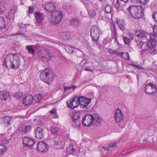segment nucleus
Segmentation results:
<instances>
[{
    "label": "nucleus",
    "mask_w": 157,
    "mask_h": 157,
    "mask_svg": "<svg viewBox=\"0 0 157 157\" xmlns=\"http://www.w3.org/2000/svg\"><path fill=\"white\" fill-rule=\"evenodd\" d=\"M91 100V98H87L83 96L78 97L75 95L69 101L67 102V104L68 107L72 109L77 107L80 105L85 111H87L90 108L91 106L89 105Z\"/></svg>",
    "instance_id": "obj_1"
},
{
    "label": "nucleus",
    "mask_w": 157,
    "mask_h": 157,
    "mask_svg": "<svg viewBox=\"0 0 157 157\" xmlns=\"http://www.w3.org/2000/svg\"><path fill=\"white\" fill-rule=\"evenodd\" d=\"M127 10L132 17L138 19L144 16V8L140 6L132 5L129 6Z\"/></svg>",
    "instance_id": "obj_2"
},
{
    "label": "nucleus",
    "mask_w": 157,
    "mask_h": 157,
    "mask_svg": "<svg viewBox=\"0 0 157 157\" xmlns=\"http://www.w3.org/2000/svg\"><path fill=\"white\" fill-rule=\"evenodd\" d=\"M40 77L41 80L48 84L53 80V78L49 69L45 68L40 74Z\"/></svg>",
    "instance_id": "obj_3"
},
{
    "label": "nucleus",
    "mask_w": 157,
    "mask_h": 157,
    "mask_svg": "<svg viewBox=\"0 0 157 157\" xmlns=\"http://www.w3.org/2000/svg\"><path fill=\"white\" fill-rule=\"evenodd\" d=\"M37 53L40 59L44 61H50L52 57V55L51 53L44 49L39 50Z\"/></svg>",
    "instance_id": "obj_4"
},
{
    "label": "nucleus",
    "mask_w": 157,
    "mask_h": 157,
    "mask_svg": "<svg viewBox=\"0 0 157 157\" xmlns=\"http://www.w3.org/2000/svg\"><path fill=\"white\" fill-rule=\"evenodd\" d=\"M54 15L53 17H52L51 19V23L54 24H59L63 18V13L59 10H56L54 12V13H52L51 15L52 16Z\"/></svg>",
    "instance_id": "obj_5"
},
{
    "label": "nucleus",
    "mask_w": 157,
    "mask_h": 157,
    "mask_svg": "<svg viewBox=\"0 0 157 157\" xmlns=\"http://www.w3.org/2000/svg\"><path fill=\"white\" fill-rule=\"evenodd\" d=\"M101 33V31L97 26H92L90 29V34L93 40L97 41L99 37L100 34Z\"/></svg>",
    "instance_id": "obj_6"
},
{
    "label": "nucleus",
    "mask_w": 157,
    "mask_h": 157,
    "mask_svg": "<svg viewBox=\"0 0 157 157\" xmlns=\"http://www.w3.org/2000/svg\"><path fill=\"white\" fill-rule=\"evenodd\" d=\"M144 91L147 94L152 95L156 92L157 90L155 85L152 83H149L145 85Z\"/></svg>",
    "instance_id": "obj_7"
},
{
    "label": "nucleus",
    "mask_w": 157,
    "mask_h": 157,
    "mask_svg": "<svg viewBox=\"0 0 157 157\" xmlns=\"http://www.w3.org/2000/svg\"><path fill=\"white\" fill-rule=\"evenodd\" d=\"M16 57H17V56L14 54L7 55L3 63V66H6L7 68H10L13 60H14Z\"/></svg>",
    "instance_id": "obj_8"
},
{
    "label": "nucleus",
    "mask_w": 157,
    "mask_h": 157,
    "mask_svg": "<svg viewBox=\"0 0 157 157\" xmlns=\"http://www.w3.org/2000/svg\"><path fill=\"white\" fill-rule=\"evenodd\" d=\"M49 147L48 145L46 143L41 142L37 143L36 148L40 152L44 153L48 151Z\"/></svg>",
    "instance_id": "obj_9"
},
{
    "label": "nucleus",
    "mask_w": 157,
    "mask_h": 157,
    "mask_svg": "<svg viewBox=\"0 0 157 157\" xmlns=\"http://www.w3.org/2000/svg\"><path fill=\"white\" fill-rule=\"evenodd\" d=\"M92 114H86L83 119L82 123L85 126L89 127L92 125Z\"/></svg>",
    "instance_id": "obj_10"
},
{
    "label": "nucleus",
    "mask_w": 157,
    "mask_h": 157,
    "mask_svg": "<svg viewBox=\"0 0 157 157\" xmlns=\"http://www.w3.org/2000/svg\"><path fill=\"white\" fill-rule=\"evenodd\" d=\"M149 36L150 38V40L148 41L149 44H151V50L153 51H155V46L156 43V40L157 38L156 33H151L149 34Z\"/></svg>",
    "instance_id": "obj_11"
},
{
    "label": "nucleus",
    "mask_w": 157,
    "mask_h": 157,
    "mask_svg": "<svg viewBox=\"0 0 157 157\" xmlns=\"http://www.w3.org/2000/svg\"><path fill=\"white\" fill-rule=\"evenodd\" d=\"M138 45L139 46H141V49L143 50H148L150 53H152L154 52L151 50V44H150L148 41V42H140L139 44H138Z\"/></svg>",
    "instance_id": "obj_12"
},
{
    "label": "nucleus",
    "mask_w": 157,
    "mask_h": 157,
    "mask_svg": "<svg viewBox=\"0 0 157 157\" xmlns=\"http://www.w3.org/2000/svg\"><path fill=\"white\" fill-rule=\"evenodd\" d=\"M44 8L45 10L51 12H53L55 10L56 6L54 3L48 2L44 4Z\"/></svg>",
    "instance_id": "obj_13"
},
{
    "label": "nucleus",
    "mask_w": 157,
    "mask_h": 157,
    "mask_svg": "<svg viewBox=\"0 0 157 157\" xmlns=\"http://www.w3.org/2000/svg\"><path fill=\"white\" fill-rule=\"evenodd\" d=\"M22 142L25 147H32L35 144L36 141L32 138H23Z\"/></svg>",
    "instance_id": "obj_14"
},
{
    "label": "nucleus",
    "mask_w": 157,
    "mask_h": 157,
    "mask_svg": "<svg viewBox=\"0 0 157 157\" xmlns=\"http://www.w3.org/2000/svg\"><path fill=\"white\" fill-rule=\"evenodd\" d=\"M115 117L117 122H121L123 120V114L121 110L119 109H117L115 113Z\"/></svg>",
    "instance_id": "obj_15"
},
{
    "label": "nucleus",
    "mask_w": 157,
    "mask_h": 157,
    "mask_svg": "<svg viewBox=\"0 0 157 157\" xmlns=\"http://www.w3.org/2000/svg\"><path fill=\"white\" fill-rule=\"evenodd\" d=\"M92 125L94 126L99 125L101 122V120L100 116L97 114H94L92 115Z\"/></svg>",
    "instance_id": "obj_16"
},
{
    "label": "nucleus",
    "mask_w": 157,
    "mask_h": 157,
    "mask_svg": "<svg viewBox=\"0 0 157 157\" xmlns=\"http://www.w3.org/2000/svg\"><path fill=\"white\" fill-rule=\"evenodd\" d=\"M20 59L17 57V58L14 59L13 60L12 63L11 65L10 68L13 69H17L18 68L20 64Z\"/></svg>",
    "instance_id": "obj_17"
},
{
    "label": "nucleus",
    "mask_w": 157,
    "mask_h": 157,
    "mask_svg": "<svg viewBox=\"0 0 157 157\" xmlns=\"http://www.w3.org/2000/svg\"><path fill=\"white\" fill-rule=\"evenodd\" d=\"M33 98L31 95H27L23 99V104L25 105L30 104L33 101Z\"/></svg>",
    "instance_id": "obj_18"
},
{
    "label": "nucleus",
    "mask_w": 157,
    "mask_h": 157,
    "mask_svg": "<svg viewBox=\"0 0 157 157\" xmlns=\"http://www.w3.org/2000/svg\"><path fill=\"white\" fill-rule=\"evenodd\" d=\"M35 16L36 23L41 24L43 22L44 20V17L42 13L36 12Z\"/></svg>",
    "instance_id": "obj_19"
},
{
    "label": "nucleus",
    "mask_w": 157,
    "mask_h": 157,
    "mask_svg": "<svg viewBox=\"0 0 157 157\" xmlns=\"http://www.w3.org/2000/svg\"><path fill=\"white\" fill-rule=\"evenodd\" d=\"M10 96L9 93L6 91H1L0 92V98L2 100H6Z\"/></svg>",
    "instance_id": "obj_20"
},
{
    "label": "nucleus",
    "mask_w": 157,
    "mask_h": 157,
    "mask_svg": "<svg viewBox=\"0 0 157 157\" xmlns=\"http://www.w3.org/2000/svg\"><path fill=\"white\" fill-rule=\"evenodd\" d=\"M135 34L136 36L141 38L146 37L148 35L147 33L145 31L139 30L136 31Z\"/></svg>",
    "instance_id": "obj_21"
},
{
    "label": "nucleus",
    "mask_w": 157,
    "mask_h": 157,
    "mask_svg": "<svg viewBox=\"0 0 157 157\" xmlns=\"http://www.w3.org/2000/svg\"><path fill=\"white\" fill-rule=\"evenodd\" d=\"M70 25L73 27H77L80 23L79 20L78 19L73 18L70 21Z\"/></svg>",
    "instance_id": "obj_22"
},
{
    "label": "nucleus",
    "mask_w": 157,
    "mask_h": 157,
    "mask_svg": "<svg viewBox=\"0 0 157 157\" xmlns=\"http://www.w3.org/2000/svg\"><path fill=\"white\" fill-rule=\"evenodd\" d=\"M42 130L43 129L39 127L36 128L34 132L35 133V137H42L43 136Z\"/></svg>",
    "instance_id": "obj_23"
},
{
    "label": "nucleus",
    "mask_w": 157,
    "mask_h": 157,
    "mask_svg": "<svg viewBox=\"0 0 157 157\" xmlns=\"http://www.w3.org/2000/svg\"><path fill=\"white\" fill-rule=\"evenodd\" d=\"M60 38L64 40H68L71 38V35L69 33L64 32L61 34Z\"/></svg>",
    "instance_id": "obj_24"
},
{
    "label": "nucleus",
    "mask_w": 157,
    "mask_h": 157,
    "mask_svg": "<svg viewBox=\"0 0 157 157\" xmlns=\"http://www.w3.org/2000/svg\"><path fill=\"white\" fill-rule=\"evenodd\" d=\"M75 151L73 145H70L67 148V152L68 154H73L75 152Z\"/></svg>",
    "instance_id": "obj_25"
},
{
    "label": "nucleus",
    "mask_w": 157,
    "mask_h": 157,
    "mask_svg": "<svg viewBox=\"0 0 157 157\" xmlns=\"http://www.w3.org/2000/svg\"><path fill=\"white\" fill-rule=\"evenodd\" d=\"M26 48L28 51V53L31 54L33 55L35 53V50L33 45H27L26 46Z\"/></svg>",
    "instance_id": "obj_26"
},
{
    "label": "nucleus",
    "mask_w": 157,
    "mask_h": 157,
    "mask_svg": "<svg viewBox=\"0 0 157 157\" xmlns=\"http://www.w3.org/2000/svg\"><path fill=\"white\" fill-rule=\"evenodd\" d=\"M32 126L31 125H28L25 126V128L22 127L21 129V133L23 134L26 132H29L31 131Z\"/></svg>",
    "instance_id": "obj_27"
},
{
    "label": "nucleus",
    "mask_w": 157,
    "mask_h": 157,
    "mask_svg": "<svg viewBox=\"0 0 157 157\" xmlns=\"http://www.w3.org/2000/svg\"><path fill=\"white\" fill-rule=\"evenodd\" d=\"M6 26V23L4 18L3 17H0V30L4 28Z\"/></svg>",
    "instance_id": "obj_28"
},
{
    "label": "nucleus",
    "mask_w": 157,
    "mask_h": 157,
    "mask_svg": "<svg viewBox=\"0 0 157 157\" xmlns=\"http://www.w3.org/2000/svg\"><path fill=\"white\" fill-rule=\"evenodd\" d=\"M43 98V95L41 94H36L34 96V99L35 101L38 103Z\"/></svg>",
    "instance_id": "obj_29"
},
{
    "label": "nucleus",
    "mask_w": 157,
    "mask_h": 157,
    "mask_svg": "<svg viewBox=\"0 0 157 157\" xmlns=\"http://www.w3.org/2000/svg\"><path fill=\"white\" fill-rule=\"evenodd\" d=\"M117 145V143L116 142H114L113 143L110 144L108 147L107 148L103 147L102 148L105 150L109 151L114 149L115 147Z\"/></svg>",
    "instance_id": "obj_30"
},
{
    "label": "nucleus",
    "mask_w": 157,
    "mask_h": 157,
    "mask_svg": "<svg viewBox=\"0 0 157 157\" xmlns=\"http://www.w3.org/2000/svg\"><path fill=\"white\" fill-rule=\"evenodd\" d=\"M80 117L81 115L79 113L75 112L73 114L71 118L73 120H79Z\"/></svg>",
    "instance_id": "obj_31"
},
{
    "label": "nucleus",
    "mask_w": 157,
    "mask_h": 157,
    "mask_svg": "<svg viewBox=\"0 0 157 157\" xmlns=\"http://www.w3.org/2000/svg\"><path fill=\"white\" fill-rule=\"evenodd\" d=\"M7 150V148L6 145L0 144V155L3 154Z\"/></svg>",
    "instance_id": "obj_32"
},
{
    "label": "nucleus",
    "mask_w": 157,
    "mask_h": 157,
    "mask_svg": "<svg viewBox=\"0 0 157 157\" xmlns=\"http://www.w3.org/2000/svg\"><path fill=\"white\" fill-rule=\"evenodd\" d=\"M4 122L9 125H10L13 122L12 119L10 117L6 116L5 117Z\"/></svg>",
    "instance_id": "obj_33"
},
{
    "label": "nucleus",
    "mask_w": 157,
    "mask_h": 157,
    "mask_svg": "<svg viewBox=\"0 0 157 157\" xmlns=\"http://www.w3.org/2000/svg\"><path fill=\"white\" fill-rule=\"evenodd\" d=\"M72 125L74 127H78L80 125V121L79 120H73Z\"/></svg>",
    "instance_id": "obj_34"
},
{
    "label": "nucleus",
    "mask_w": 157,
    "mask_h": 157,
    "mask_svg": "<svg viewBox=\"0 0 157 157\" xmlns=\"http://www.w3.org/2000/svg\"><path fill=\"white\" fill-rule=\"evenodd\" d=\"M65 49L66 51L69 53H72L74 51V50L72 48L69 46H65Z\"/></svg>",
    "instance_id": "obj_35"
},
{
    "label": "nucleus",
    "mask_w": 157,
    "mask_h": 157,
    "mask_svg": "<svg viewBox=\"0 0 157 157\" xmlns=\"http://www.w3.org/2000/svg\"><path fill=\"white\" fill-rule=\"evenodd\" d=\"M105 10L107 13H111L112 11L111 6L108 4L105 7Z\"/></svg>",
    "instance_id": "obj_36"
},
{
    "label": "nucleus",
    "mask_w": 157,
    "mask_h": 157,
    "mask_svg": "<svg viewBox=\"0 0 157 157\" xmlns=\"http://www.w3.org/2000/svg\"><path fill=\"white\" fill-rule=\"evenodd\" d=\"M122 57L126 60H129L130 59L128 54L127 52L123 53L122 54Z\"/></svg>",
    "instance_id": "obj_37"
},
{
    "label": "nucleus",
    "mask_w": 157,
    "mask_h": 157,
    "mask_svg": "<svg viewBox=\"0 0 157 157\" xmlns=\"http://www.w3.org/2000/svg\"><path fill=\"white\" fill-rule=\"evenodd\" d=\"M131 66L135 67L138 69V70H140L141 69L144 70V68L143 67H142L139 66L136 64L133 63H130L129 64Z\"/></svg>",
    "instance_id": "obj_38"
},
{
    "label": "nucleus",
    "mask_w": 157,
    "mask_h": 157,
    "mask_svg": "<svg viewBox=\"0 0 157 157\" xmlns=\"http://www.w3.org/2000/svg\"><path fill=\"white\" fill-rule=\"evenodd\" d=\"M28 25L26 24H24L22 23H21L19 25L20 28L21 30H24L25 29V28Z\"/></svg>",
    "instance_id": "obj_39"
},
{
    "label": "nucleus",
    "mask_w": 157,
    "mask_h": 157,
    "mask_svg": "<svg viewBox=\"0 0 157 157\" xmlns=\"http://www.w3.org/2000/svg\"><path fill=\"white\" fill-rule=\"evenodd\" d=\"M56 139L54 140V144L58 145L60 144L61 143V140H60L59 138H54Z\"/></svg>",
    "instance_id": "obj_40"
},
{
    "label": "nucleus",
    "mask_w": 157,
    "mask_h": 157,
    "mask_svg": "<svg viewBox=\"0 0 157 157\" xmlns=\"http://www.w3.org/2000/svg\"><path fill=\"white\" fill-rule=\"evenodd\" d=\"M89 14L91 17H94L96 14V11L94 10H92L89 11Z\"/></svg>",
    "instance_id": "obj_41"
},
{
    "label": "nucleus",
    "mask_w": 157,
    "mask_h": 157,
    "mask_svg": "<svg viewBox=\"0 0 157 157\" xmlns=\"http://www.w3.org/2000/svg\"><path fill=\"white\" fill-rule=\"evenodd\" d=\"M51 131L52 133L56 134L58 131V128L55 126H52L51 128Z\"/></svg>",
    "instance_id": "obj_42"
},
{
    "label": "nucleus",
    "mask_w": 157,
    "mask_h": 157,
    "mask_svg": "<svg viewBox=\"0 0 157 157\" xmlns=\"http://www.w3.org/2000/svg\"><path fill=\"white\" fill-rule=\"evenodd\" d=\"M120 5L119 0H117V2L115 4V7L117 10H119L120 8Z\"/></svg>",
    "instance_id": "obj_43"
},
{
    "label": "nucleus",
    "mask_w": 157,
    "mask_h": 157,
    "mask_svg": "<svg viewBox=\"0 0 157 157\" xmlns=\"http://www.w3.org/2000/svg\"><path fill=\"white\" fill-rule=\"evenodd\" d=\"M5 8L2 5L0 4V15H2L4 13Z\"/></svg>",
    "instance_id": "obj_44"
},
{
    "label": "nucleus",
    "mask_w": 157,
    "mask_h": 157,
    "mask_svg": "<svg viewBox=\"0 0 157 157\" xmlns=\"http://www.w3.org/2000/svg\"><path fill=\"white\" fill-rule=\"evenodd\" d=\"M149 0H139L140 2L143 5H146L148 3Z\"/></svg>",
    "instance_id": "obj_45"
},
{
    "label": "nucleus",
    "mask_w": 157,
    "mask_h": 157,
    "mask_svg": "<svg viewBox=\"0 0 157 157\" xmlns=\"http://www.w3.org/2000/svg\"><path fill=\"white\" fill-rule=\"evenodd\" d=\"M123 40L125 44H128L130 42V39L126 37H123Z\"/></svg>",
    "instance_id": "obj_46"
},
{
    "label": "nucleus",
    "mask_w": 157,
    "mask_h": 157,
    "mask_svg": "<svg viewBox=\"0 0 157 157\" xmlns=\"http://www.w3.org/2000/svg\"><path fill=\"white\" fill-rule=\"evenodd\" d=\"M117 24L119 26V28L121 30H122V31L124 30L125 29L124 28V26L122 24H121L120 21H117Z\"/></svg>",
    "instance_id": "obj_47"
},
{
    "label": "nucleus",
    "mask_w": 157,
    "mask_h": 157,
    "mask_svg": "<svg viewBox=\"0 0 157 157\" xmlns=\"http://www.w3.org/2000/svg\"><path fill=\"white\" fill-rule=\"evenodd\" d=\"M152 17L154 21L157 23V12H155L153 13Z\"/></svg>",
    "instance_id": "obj_48"
},
{
    "label": "nucleus",
    "mask_w": 157,
    "mask_h": 157,
    "mask_svg": "<svg viewBox=\"0 0 157 157\" xmlns=\"http://www.w3.org/2000/svg\"><path fill=\"white\" fill-rule=\"evenodd\" d=\"M28 10L29 13L30 14H32L33 13L34 9L33 7L29 6L28 7Z\"/></svg>",
    "instance_id": "obj_49"
},
{
    "label": "nucleus",
    "mask_w": 157,
    "mask_h": 157,
    "mask_svg": "<svg viewBox=\"0 0 157 157\" xmlns=\"http://www.w3.org/2000/svg\"><path fill=\"white\" fill-rule=\"evenodd\" d=\"M117 34L116 30L115 29H114L113 32H112V35L115 39V40H116L117 38Z\"/></svg>",
    "instance_id": "obj_50"
},
{
    "label": "nucleus",
    "mask_w": 157,
    "mask_h": 157,
    "mask_svg": "<svg viewBox=\"0 0 157 157\" xmlns=\"http://www.w3.org/2000/svg\"><path fill=\"white\" fill-rule=\"evenodd\" d=\"M15 97L17 99H20L22 97V94L19 92H17L15 94Z\"/></svg>",
    "instance_id": "obj_51"
},
{
    "label": "nucleus",
    "mask_w": 157,
    "mask_h": 157,
    "mask_svg": "<svg viewBox=\"0 0 157 157\" xmlns=\"http://www.w3.org/2000/svg\"><path fill=\"white\" fill-rule=\"evenodd\" d=\"M17 35H20L21 36H24L25 37H26L25 36V34L23 33H15V34H14L13 35H11L10 37H13V36H17Z\"/></svg>",
    "instance_id": "obj_52"
},
{
    "label": "nucleus",
    "mask_w": 157,
    "mask_h": 157,
    "mask_svg": "<svg viewBox=\"0 0 157 157\" xmlns=\"http://www.w3.org/2000/svg\"><path fill=\"white\" fill-rule=\"evenodd\" d=\"M10 139H7L6 138H4L3 140H2V142L4 144H7L9 143Z\"/></svg>",
    "instance_id": "obj_53"
},
{
    "label": "nucleus",
    "mask_w": 157,
    "mask_h": 157,
    "mask_svg": "<svg viewBox=\"0 0 157 157\" xmlns=\"http://www.w3.org/2000/svg\"><path fill=\"white\" fill-rule=\"evenodd\" d=\"M109 52L110 53H113V54H116L117 53V51L115 50H113L111 49H109Z\"/></svg>",
    "instance_id": "obj_54"
},
{
    "label": "nucleus",
    "mask_w": 157,
    "mask_h": 157,
    "mask_svg": "<svg viewBox=\"0 0 157 157\" xmlns=\"http://www.w3.org/2000/svg\"><path fill=\"white\" fill-rule=\"evenodd\" d=\"M153 32L155 33H157V25H155L153 28Z\"/></svg>",
    "instance_id": "obj_55"
},
{
    "label": "nucleus",
    "mask_w": 157,
    "mask_h": 157,
    "mask_svg": "<svg viewBox=\"0 0 157 157\" xmlns=\"http://www.w3.org/2000/svg\"><path fill=\"white\" fill-rule=\"evenodd\" d=\"M76 86L75 85H73V86H72V87H64V90H66L67 89H70L71 88H73V89H75V88H76Z\"/></svg>",
    "instance_id": "obj_56"
},
{
    "label": "nucleus",
    "mask_w": 157,
    "mask_h": 157,
    "mask_svg": "<svg viewBox=\"0 0 157 157\" xmlns=\"http://www.w3.org/2000/svg\"><path fill=\"white\" fill-rule=\"evenodd\" d=\"M50 113L51 114H54L55 115H57L56 110V109H52Z\"/></svg>",
    "instance_id": "obj_57"
},
{
    "label": "nucleus",
    "mask_w": 157,
    "mask_h": 157,
    "mask_svg": "<svg viewBox=\"0 0 157 157\" xmlns=\"http://www.w3.org/2000/svg\"><path fill=\"white\" fill-rule=\"evenodd\" d=\"M86 60H84L80 62V66H82H82H83L86 63Z\"/></svg>",
    "instance_id": "obj_58"
},
{
    "label": "nucleus",
    "mask_w": 157,
    "mask_h": 157,
    "mask_svg": "<svg viewBox=\"0 0 157 157\" xmlns=\"http://www.w3.org/2000/svg\"><path fill=\"white\" fill-rule=\"evenodd\" d=\"M11 35L9 36H8V37L9 38H10L11 40H14L17 38V36H13V37H10V36Z\"/></svg>",
    "instance_id": "obj_59"
},
{
    "label": "nucleus",
    "mask_w": 157,
    "mask_h": 157,
    "mask_svg": "<svg viewBox=\"0 0 157 157\" xmlns=\"http://www.w3.org/2000/svg\"><path fill=\"white\" fill-rule=\"evenodd\" d=\"M148 138H146V139H144L143 140V143L144 144H146V143H148L149 144H150V142H148Z\"/></svg>",
    "instance_id": "obj_60"
},
{
    "label": "nucleus",
    "mask_w": 157,
    "mask_h": 157,
    "mask_svg": "<svg viewBox=\"0 0 157 157\" xmlns=\"http://www.w3.org/2000/svg\"><path fill=\"white\" fill-rule=\"evenodd\" d=\"M85 70L87 71H91L92 73H94V71H93L92 69H90V68H85Z\"/></svg>",
    "instance_id": "obj_61"
},
{
    "label": "nucleus",
    "mask_w": 157,
    "mask_h": 157,
    "mask_svg": "<svg viewBox=\"0 0 157 157\" xmlns=\"http://www.w3.org/2000/svg\"><path fill=\"white\" fill-rule=\"evenodd\" d=\"M82 2L84 4V5L87 8V7H88L89 4L87 2H84L82 1Z\"/></svg>",
    "instance_id": "obj_62"
},
{
    "label": "nucleus",
    "mask_w": 157,
    "mask_h": 157,
    "mask_svg": "<svg viewBox=\"0 0 157 157\" xmlns=\"http://www.w3.org/2000/svg\"><path fill=\"white\" fill-rule=\"evenodd\" d=\"M16 12V10H15L13 8H12L10 10V13H15Z\"/></svg>",
    "instance_id": "obj_63"
},
{
    "label": "nucleus",
    "mask_w": 157,
    "mask_h": 157,
    "mask_svg": "<svg viewBox=\"0 0 157 157\" xmlns=\"http://www.w3.org/2000/svg\"><path fill=\"white\" fill-rule=\"evenodd\" d=\"M133 2H137L139 0H131Z\"/></svg>",
    "instance_id": "obj_64"
}]
</instances>
